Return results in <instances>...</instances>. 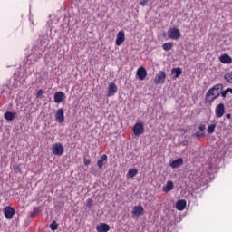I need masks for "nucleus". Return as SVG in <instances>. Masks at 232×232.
<instances>
[{
  "label": "nucleus",
  "mask_w": 232,
  "mask_h": 232,
  "mask_svg": "<svg viewBox=\"0 0 232 232\" xmlns=\"http://www.w3.org/2000/svg\"><path fill=\"white\" fill-rule=\"evenodd\" d=\"M222 90H224V84L222 83H218L210 88L205 95L206 102H208L209 104L215 102V101L220 97Z\"/></svg>",
  "instance_id": "f257e3e1"
},
{
  "label": "nucleus",
  "mask_w": 232,
  "mask_h": 232,
  "mask_svg": "<svg viewBox=\"0 0 232 232\" xmlns=\"http://www.w3.org/2000/svg\"><path fill=\"white\" fill-rule=\"evenodd\" d=\"M42 57L43 54L41 53V50H39V47L34 46L31 49V54L28 56V59H30V61H33V63H35L39 61V59H41Z\"/></svg>",
  "instance_id": "f03ea898"
},
{
  "label": "nucleus",
  "mask_w": 232,
  "mask_h": 232,
  "mask_svg": "<svg viewBox=\"0 0 232 232\" xmlns=\"http://www.w3.org/2000/svg\"><path fill=\"white\" fill-rule=\"evenodd\" d=\"M168 37L169 39H172V41H179L182 34L180 33V29L177 27H173L168 30Z\"/></svg>",
  "instance_id": "7ed1b4c3"
},
{
  "label": "nucleus",
  "mask_w": 232,
  "mask_h": 232,
  "mask_svg": "<svg viewBox=\"0 0 232 232\" xmlns=\"http://www.w3.org/2000/svg\"><path fill=\"white\" fill-rule=\"evenodd\" d=\"M52 153L53 155H56V157H62L64 153V146L62 143H54L52 146Z\"/></svg>",
  "instance_id": "20e7f679"
},
{
  "label": "nucleus",
  "mask_w": 232,
  "mask_h": 232,
  "mask_svg": "<svg viewBox=\"0 0 232 232\" xmlns=\"http://www.w3.org/2000/svg\"><path fill=\"white\" fill-rule=\"evenodd\" d=\"M132 131L136 137L142 135V133H144V124H142V122L135 123Z\"/></svg>",
  "instance_id": "39448f33"
},
{
  "label": "nucleus",
  "mask_w": 232,
  "mask_h": 232,
  "mask_svg": "<svg viewBox=\"0 0 232 232\" xmlns=\"http://www.w3.org/2000/svg\"><path fill=\"white\" fill-rule=\"evenodd\" d=\"M4 215L7 220H12L14 215H15V209L10 206L4 208Z\"/></svg>",
  "instance_id": "423d86ee"
},
{
  "label": "nucleus",
  "mask_w": 232,
  "mask_h": 232,
  "mask_svg": "<svg viewBox=\"0 0 232 232\" xmlns=\"http://www.w3.org/2000/svg\"><path fill=\"white\" fill-rule=\"evenodd\" d=\"M166 82V72L160 71L154 79L155 84H164Z\"/></svg>",
  "instance_id": "0eeeda50"
},
{
  "label": "nucleus",
  "mask_w": 232,
  "mask_h": 232,
  "mask_svg": "<svg viewBox=\"0 0 232 232\" xmlns=\"http://www.w3.org/2000/svg\"><path fill=\"white\" fill-rule=\"evenodd\" d=\"M215 113L218 119H222V117H224V113H226V107L224 106V103H219L217 105Z\"/></svg>",
  "instance_id": "6e6552de"
},
{
  "label": "nucleus",
  "mask_w": 232,
  "mask_h": 232,
  "mask_svg": "<svg viewBox=\"0 0 232 232\" xmlns=\"http://www.w3.org/2000/svg\"><path fill=\"white\" fill-rule=\"evenodd\" d=\"M131 215L133 217H142V215H144V207H142V206H134L132 208Z\"/></svg>",
  "instance_id": "1a4fd4ad"
},
{
  "label": "nucleus",
  "mask_w": 232,
  "mask_h": 232,
  "mask_svg": "<svg viewBox=\"0 0 232 232\" xmlns=\"http://www.w3.org/2000/svg\"><path fill=\"white\" fill-rule=\"evenodd\" d=\"M124 41H126V34L124 31H120L116 35V46H121Z\"/></svg>",
  "instance_id": "9d476101"
},
{
  "label": "nucleus",
  "mask_w": 232,
  "mask_h": 232,
  "mask_svg": "<svg viewBox=\"0 0 232 232\" xmlns=\"http://www.w3.org/2000/svg\"><path fill=\"white\" fill-rule=\"evenodd\" d=\"M55 121L59 124L64 122V109H59L55 113Z\"/></svg>",
  "instance_id": "9b49d317"
},
{
  "label": "nucleus",
  "mask_w": 232,
  "mask_h": 232,
  "mask_svg": "<svg viewBox=\"0 0 232 232\" xmlns=\"http://www.w3.org/2000/svg\"><path fill=\"white\" fill-rule=\"evenodd\" d=\"M136 75L140 81H144L148 75V72L146 71V68L144 67H140L137 70Z\"/></svg>",
  "instance_id": "f8f14e48"
},
{
  "label": "nucleus",
  "mask_w": 232,
  "mask_h": 232,
  "mask_svg": "<svg viewBox=\"0 0 232 232\" xmlns=\"http://www.w3.org/2000/svg\"><path fill=\"white\" fill-rule=\"evenodd\" d=\"M118 90H119V88L117 87V84H115L113 82L110 83L108 86L107 97H113V95H115V93H117Z\"/></svg>",
  "instance_id": "ddd939ff"
},
{
  "label": "nucleus",
  "mask_w": 232,
  "mask_h": 232,
  "mask_svg": "<svg viewBox=\"0 0 232 232\" xmlns=\"http://www.w3.org/2000/svg\"><path fill=\"white\" fill-rule=\"evenodd\" d=\"M66 99V95L64 94V92H57L54 94V102H56V104H61V102H63V101Z\"/></svg>",
  "instance_id": "4468645a"
},
{
  "label": "nucleus",
  "mask_w": 232,
  "mask_h": 232,
  "mask_svg": "<svg viewBox=\"0 0 232 232\" xmlns=\"http://www.w3.org/2000/svg\"><path fill=\"white\" fill-rule=\"evenodd\" d=\"M108 162V155L103 154L101 156V158L97 161V166L100 169H102L104 168V164Z\"/></svg>",
  "instance_id": "2eb2a0df"
},
{
  "label": "nucleus",
  "mask_w": 232,
  "mask_h": 232,
  "mask_svg": "<svg viewBox=\"0 0 232 232\" xmlns=\"http://www.w3.org/2000/svg\"><path fill=\"white\" fill-rule=\"evenodd\" d=\"M184 164V159L179 158L174 160L172 162L169 163V166L173 168V169H177V168H180Z\"/></svg>",
  "instance_id": "dca6fc26"
},
{
  "label": "nucleus",
  "mask_w": 232,
  "mask_h": 232,
  "mask_svg": "<svg viewBox=\"0 0 232 232\" xmlns=\"http://www.w3.org/2000/svg\"><path fill=\"white\" fill-rule=\"evenodd\" d=\"M220 63L223 64H231L232 63V58L228 54H223L219 57Z\"/></svg>",
  "instance_id": "f3484780"
},
{
  "label": "nucleus",
  "mask_w": 232,
  "mask_h": 232,
  "mask_svg": "<svg viewBox=\"0 0 232 232\" xmlns=\"http://www.w3.org/2000/svg\"><path fill=\"white\" fill-rule=\"evenodd\" d=\"M186 200L179 199L176 202V208L178 209V211H184V209H186Z\"/></svg>",
  "instance_id": "a211bd4d"
},
{
  "label": "nucleus",
  "mask_w": 232,
  "mask_h": 232,
  "mask_svg": "<svg viewBox=\"0 0 232 232\" xmlns=\"http://www.w3.org/2000/svg\"><path fill=\"white\" fill-rule=\"evenodd\" d=\"M96 230L98 232H108V231H110V225H108L106 223H101L100 225H98L96 227Z\"/></svg>",
  "instance_id": "6ab92c4d"
},
{
  "label": "nucleus",
  "mask_w": 232,
  "mask_h": 232,
  "mask_svg": "<svg viewBox=\"0 0 232 232\" xmlns=\"http://www.w3.org/2000/svg\"><path fill=\"white\" fill-rule=\"evenodd\" d=\"M17 117V112H11V111H7L4 114V119H5V121H14V119H15Z\"/></svg>",
  "instance_id": "aec40b11"
},
{
  "label": "nucleus",
  "mask_w": 232,
  "mask_h": 232,
  "mask_svg": "<svg viewBox=\"0 0 232 232\" xmlns=\"http://www.w3.org/2000/svg\"><path fill=\"white\" fill-rule=\"evenodd\" d=\"M217 124H218L217 121L213 120L211 121V124L208 125V130H207L208 135H212V133H215V130L217 128Z\"/></svg>",
  "instance_id": "412c9836"
},
{
  "label": "nucleus",
  "mask_w": 232,
  "mask_h": 232,
  "mask_svg": "<svg viewBox=\"0 0 232 232\" xmlns=\"http://www.w3.org/2000/svg\"><path fill=\"white\" fill-rule=\"evenodd\" d=\"M171 74L174 75V79H179L182 75V69L180 67L173 68Z\"/></svg>",
  "instance_id": "4be33fe9"
},
{
  "label": "nucleus",
  "mask_w": 232,
  "mask_h": 232,
  "mask_svg": "<svg viewBox=\"0 0 232 232\" xmlns=\"http://www.w3.org/2000/svg\"><path fill=\"white\" fill-rule=\"evenodd\" d=\"M173 186H174L173 181H171V180L167 181L166 186L163 187V191L165 193H169V191H171L173 189Z\"/></svg>",
  "instance_id": "5701e85b"
},
{
  "label": "nucleus",
  "mask_w": 232,
  "mask_h": 232,
  "mask_svg": "<svg viewBox=\"0 0 232 232\" xmlns=\"http://www.w3.org/2000/svg\"><path fill=\"white\" fill-rule=\"evenodd\" d=\"M162 49L165 52H169V50H173V43H166L162 45Z\"/></svg>",
  "instance_id": "b1692460"
},
{
  "label": "nucleus",
  "mask_w": 232,
  "mask_h": 232,
  "mask_svg": "<svg viewBox=\"0 0 232 232\" xmlns=\"http://www.w3.org/2000/svg\"><path fill=\"white\" fill-rule=\"evenodd\" d=\"M138 173L139 170H137V169H130L128 171V176L130 177V179H133V177H137Z\"/></svg>",
  "instance_id": "393cba45"
},
{
  "label": "nucleus",
  "mask_w": 232,
  "mask_h": 232,
  "mask_svg": "<svg viewBox=\"0 0 232 232\" xmlns=\"http://www.w3.org/2000/svg\"><path fill=\"white\" fill-rule=\"evenodd\" d=\"M224 79L225 81H227V82H229L230 84H232V72H228L225 74Z\"/></svg>",
  "instance_id": "a878e982"
},
{
  "label": "nucleus",
  "mask_w": 232,
  "mask_h": 232,
  "mask_svg": "<svg viewBox=\"0 0 232 232\" xmlns=\"http://www.w3.org/2000/svg\"><path fill=\"white\" fill-rule=\"evenodd\" d=\"M58 227H59V225L57 224L56 221H53V222L51 223V225H50V229H51L52 231H57Z\"/></svg>",
  "instance_id": "bb28decb"
},
{
  "label": "nucleus",
  "mask_w": 232,
  "mask_h": 232,
  "mask_svg": "<svg viewBox=\"0 0 232 232\" xmlns=\"http://www.w3.org/2000/svg\"><path fill=\"white\" fill-rule=\"evenodd\" d=\"M13 170L14 171V173H23V171L21 170V166H19V164L13 165Z\"/></svg>",
  "instance_id": "cd10ccee"
},
{
  "label": "nucleus",
  "mask_w": 232,
  "mask_h": 232,
  "mask_svg": "<svg viewBox=\"0 0 232 232\" xmlns=\"http://www.w3.org/2000/svg\"><path fill=\"white\" fill-rule=\"evenodd\" d=\"M39 213H41L39 207L34 208V211L31 214V218H34V217H35V215H39Z\"/></svg>",
  "instance_id": "c85d7f7f"
},
{
  "label": "nucleus",
  "mask_w": 232,
  "mask_h": 232,
  "mask_svg": "<svg viewBox=\"0 0 232 232\" xmlns=\"http://www.w3.org/2000/svg\"><path fill=\"white\" fill-rule=\"evenodd\" d=\"M228 93H229V89L227 88V89H226L225 91L222 90L220 95H221V97H223V99H226V96H227Z\"/></svg>",
  "instance_id": "c756f323"
},
{
  "label": "nucleus",
  "mask_w": 232,
  "mask_h": 232,
  "mask_svg": "<svg viewBox=\"0 0 232 232\" xmlns=\"http://www.w3.org/2000/svg\"><path fill=\"white\" fill-rule=\"evenodd\" d=\"M202 135H204V132L199 130L192 134V137H196L197 139H198V137H202Z\"/></svg>",
  "instance_id": "7c9ffc66"
},
{
  "label": "nucleus",
  "mask_w": 232,
  "mask_h": 232,
  "mask_svg": "<svg viewBox=\"0 0 232 232\" xmlns=\"http://www.w3.org/2000/svg\"><path fill=\"white\" fill-rule=\"evenodd\" d=\"M43 93H44V91L43 89L38 90L36 93V97L38 99L41 98V95H43Z\"/></svg>",
  "instance_id": "2f4dec72"
},
{
  "label": "nucleus",
  "mask_w": 232,
  "mask_h": 232,
  "mask_svg": "<svg viewBox=\"0 0 232 232\" xmlns=\"http://www.w3.org/2000/svg\"><path fill=\"white\" fill-rule=\"evenodd\" d=\"M148 3H150V0H143L140 2V5H141V6H148Z\"/></svg>",
  "instance_id": "473e14b6"
},
{
  "label": "nucleus",
  "mask_w": 232,
  "mask_h": 232,
  "mask_svg": "<svg viewBox=\"0 0 232 232\" xmlns=\"http://www.w3.org/2000/svg\"><path fill=\"white\" fill-rule=\"evenodd\" d=\"M83 162L85 166H90V162H92V160L84 158Z\"/></svg>",
  "instance_id": "72a5a7b5"
},
{
  "label": "nucleus",
  "mask_w": 232,
  "mask_h": 232,
  "mask_svg": "<svg viewBox=\"0 0 232 232\" xmlns=\"http://www.w3.org/2000/svg\"><path fill=\"white\" fill-rule=\"evenodd\" d=\"M93 204V199L89 198L87 200V208H92V205Z\"/></svg>",
  "instance_id": "f704fd0d"
},
{
  "label": "nucleus",
  "mask_w": 232,
  "mask_h": 232,
  "mask_svg": "<svg viewBox=\"0 0 232 232\" xmlns=\"http://www.w3.org/2000/svg\"><path fill=\"white\" fill-rule=\"evenodd\" d=\"M206 130V126L204 124L199 125V131H204Z\"/></svg>",
  "instance_id": "c9c22d12"
},
{
  "label": "nucleus",
  "mask_w": 232,
  "mask_h": 232,
  "mask_svg": "<svg viewBox=\"0 0 232 232\" xmlns=\"http://www.w3.org/2000/svg\"><path fill=\"white\" fill-rule=\"evenodd\" d=\"M188 140H183V141H182V145H183V146H188Z\"/></svg>",
  "instance_id": "e433bc0d"
},
{
  "label": "nucleus",
  "mask_w": 232,
  "mask_h": 232,
  "mask_svg": "<svg viewBox=\"0 0 232 232\" xmlns=\"http://www.w3.org/2000/svg\"><path fill=\"white\" fill-rule=\"evenodd\" d=\"M181 133H188V130L186 129H182Z\"/></svg>",
  "instance_id": "4c0bfd02"
},
{
  "label": "nucleus",
  "mask_w": 232,
  "mask_h": 232,
  "mask_svg": "<svg viewBox=\"0 0 232 232\" xmlns=\"http://www.w3.org/2000/svg\"><path fill=\"white\" fill-rule=\"evenodd\" d=\"M226 119H231V114H227Z\"/></svg>",
  "instance_id": "58836bf2"
},
{
  "label": "nucleus",
  "mask_w": 232,
  "mask_h": 232,
  "mask_svg": "<svg viewBox=\"0 0 232 232\" xmlns=\"http://www.w3.org/2000/svg\"><path fill=\"white\" fill-rule=\"evenodd\" d=\"M228 93L232 94V88H228Z\"/></svg>",
  "instance_id": "ea45409f"
}]
</instances>
